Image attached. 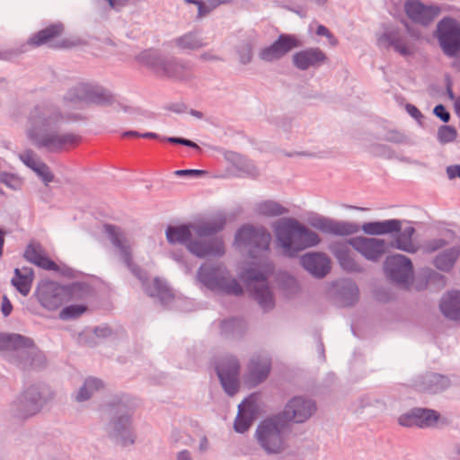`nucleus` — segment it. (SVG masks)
I'll list each match as a JSON object with an SVG mask.
<instances>
[{
	"label": "nucleus",
	"instance_id": "obj_1",
	"mask_svg": "<svg viewBox=\"0 0 460 460\" xmlns=\"http://www.w3.org/2000/svg\"><path fill=\"white\" fill-rule=\"evenodd\" d=\"M58 107L42 103L35 106L28 116L27 130L29 137L38 146L49 149H58L62 146L73 143L76 137L72 134L53 135L43 134L48 128L54 127L63 119Z\"/></svg>",
	"mask_w": 460,
	"mask_h": 460
},
{
	"label": "nucleus",
	"instance_id": "obj_2",
	"mask_svg": "<svg viewBox=\"0 0 460 460\" xmlns=\"http://www.w3.org/2000/svg\"><path fill=\"white\" fill-rule=\"evenodd\" d=\"M221 228L222 224L216 226L208 222L171 226L166 231V237L172 243H186L189 251L198 257L221 255L224 253V245L220 240L213 239L209 243L204 240Z\"/></svg>",
	"mask_w": 460,
	"mask_h": 460
},
{
	"label": "nucleus",
	"instance_id": "obj_3",
	"mask_svg": "<svg viewBox=\"0 0 460 460\" xmlns=\"http://www.w3.org/2000/svg\"><path fill=\"white\" fill-rule=\"evenodd\" d=\"M279 245L285 254L294 256L297 252L320 243L318 234L292 218L278 221L274 226Z\"/></svg>",
	"mask_w": 460,
	"mask_h": 460
},
{
	"label": "nucleus",
	"instance_id": "obj_4",
	"mask_svg": "<svg viewBox=\"0 0 460 460\" xmlns=\"http://www.w3.org/2000/svg\"><path fill=\"white\" fill-rule=\"evenodd\" d=\"M78 291L77 287L66 288L54 281L43 280L37 288V297L44 308L54 311L64 302L77 298Z\"/></svg>",
	"mask_w": 460,
	"mask_h": 460
},
{
	"label": "nucleus",
	"instance_id": "obj_5",
	"mask_svg": "<svg viewBox=\"0 0 460 460\" xmlns=\"http://www.w3.org/2000/svg\"><path fill=\"white\" fill-rule=\"evenodd\" d=\"M284 426L281 417L269 419L259 426L257 438L268 453H279L284 448L282 438Z\"/></svg>",
	"mask_w": 460,
	"mask_h": 460
},
{
	"label": "nucleus",
	"instance_id": "obj_6",
	"mask_svg": "<svg viewBox=\"0 0 460 460\" xmlns=\"http://www.w3.org/2000/svg\"><path fill=\"white\" fill-rule=\"evenodd\" d=\"M111 100V96L104 91L81 83L67 92L64 97L63 107L77 106L83 102L105 104L110 102Z\"/></svg>",
	"mask_w": 460,
	"mask_h": 460
},
{
	"label": "nucleus",
	"instance_id": "obj_7",
	"mask_svg": "<svg viewBox=\"0 0 460 460\" xmlns=\"http://www.w3.org/2000/svg\"><path fill=\"white\" fill-rule=\"evenodd\" d=\"M437 37L444 53L455 57L460 51V22L451 17L443 18L437 26Z\"/></svg>",
	"mask_w": 460,
	"mask_h": 460
},
{
	"label": "nucleus",
	"instance_id": "obj_8",
	"mask_svg": "<svg viewBox=\"0 0 460 460\" xmlns=\"http://www.w3.org/2000/svg\"><path fill=\"white\" fill-rule=\"evenodd\" d=\"M199 279L210 289H217L235 296L243 293L241 286L234 279H230L221 269L210 270L203 266L199 271Z\"/></svg>",
	"mask_w": 460,
	"mask_h": 460
},
{
	"label": "nucleus",
	"instance_id": "obj_9",
	"mask_svg": "<svg viewBox=\"0 0 460 460\" xmlns=\"http://www.w3.org/2000/svg\"><path fill=\"white\" fill-rule=\"evenodd\" d=\"M347 243L365 259L372 261H378L388 250L387 243L378 238L356 236L349 239Z\"/></svg>",
	"mask_w": 460,
	"mask_h": 460
},
{
	"label": "nucleus",
	"instance_id": "obj_10",
	"mask_svg": "<svg viewBox=\"0 0 460 460\" xmlns=\"http://www.w3.org/2000/svg\"><path fill=\"white\" fill-rule=\"evenodd\" d=\"M300 46L301 42L296 36L281 34L270 46L263 48L260 51L259 58L264 62H273Z\"/></svg>",
	"mask_w": 460,
	"mask_h": 460
},
{
	"label": "nucleus",
	"instance_id": "obj_11",
	"mask_svg": "<svg viewBox=\"0 0 460 460\" xmlns=\"http://www.w3.org/2000/svg\"><path fill=\"white\" fill-rule=\"evenodd\" d=\"M385 269L389 277L399 284H407L412 278L411 261L404 255L388 256L385 262Z\"/></svg>",
	"mask_w": 460,
	"mask_h": 460
},
{
	"label": "nucleus",
	"instance_id": "obj_12",
	"mask_svg": "<svg viewBox=\"0 0 460 460\" xmlns=\"http://www.w3.org/2000/svg\"><path fill=\"white\" fill-rule=\"evenodd\" d=\"M404 11L413 22L428 26L439 15L441 9L437 5H425L418 0H407Z\"/></svg>",
	"mask_w": 460,
	"mask_h": 460
},
{
	"label": "nucleus",
	"instance_id": "obj_13",
	"mask_svg": "<svg viewBox=\"0 0 460 460\" xmlns=\"http://www.w3.org/2000/svg\"><path fill=\"white\" fill-rule=\"evenodd\" d=\"M217 373L226 393L234 395L238 389L239 363L234 358H224L217 366Z\"/></svg>",
	"mask_w": 460,
	"mask_h": 460
},
{
	"label": "nucleus",
	"instance_id": "obj_14",
	"mask_svg": "<svg viewBox=\"0 0 460 460\" xmlns=\"http://www.w3.org/2000/svg\"><path fill=\"white\" fill-rule=\"evenodd\" d=\"M271 237L264 229H254L252 226L242 227L235 236V242L238 245H249L252 249L259 251H267L270 246Z\"/></svg>",
	"mask_w": 460,
	"mask_h": 460
},
{
	"label": "nucleus",
	"instance_id": "obj_15",
	"mask_svg": "<svg viewBox=\"0 0 460 460\" xmlns=\"http://www.w3.org/2000/svg\"><path fill=\"white\" fill-rule=\"evenodd\" d=\"M315 411V405L310 400L300 397L292 399L286 406L281 420H292L300 423L307 420Z\"/></svg>",
	"mask_w": 460,
	"mask_h": 460
},
{
	"label": "nucleus",
	"instance_id": "obj_16",
	"mask_svg": "<svg viewBox=\"0 0 460 460\" xmlns=\"http://www.w3.org/2000/svg\"><path fill=\"white\" fill-rule=\"evenodd\" d=\"M243 279L249 282H254L252 288L254 289V297L258 303L264 308L270 309L273 306L272 295L265 283L266 276L264 273H253L248 270L243 274ZM252 286V283H250Z\"/></svg>",
	"mask_w": 460,
	"mask_h": 460
},
{
	"label": "nucleus",
	"instance_id": "obj_17",
	"mask_svg": "<svg viewBox=\"0 0 460 460\" xmlns=\"http://www.w3.org/2000/svg\"><path fill=\"white\" fill-rule=\"evenodd\" d=\"M103 230L111 243L119 251L125 263L130 267L132 264L131 245L126 234L119 227L113 225H104Z\"/></svg>",
	"mask_w": 460,
	"mask_h": 460
},
{
	"label": "nucleus",
	"instance_id": "obj_18",
	"mask_svg": "<svg viewBox=\"0 0 460 460\" xmlns=\"http://www.w3.org/2000/svg\"><path fill=\"white\" fill-rule=\"evenodd\" d=\"M256 410L255 395H251L239 404L238 414L234 421V429L236 432L243 433L250 428Z\"/></svg>",
	"mask_w": 460,
	"mask_h": 460
},
{
	"label": "nucleus",
	"instance_id": "obj_19",
	"mask_svg": "<svg viewBox=\"0 0 460 460\" xmlns=\"http://www.w3.org/2000/svg\"><path fill=\"white\" fill-rule=\"evenodd\" d=\"M295 66L298 69L305 70L311 66H320L323 64L327 57L318 48H311L296 52L292 57Z\"/></svg>",
	"mask_w": 460,
	"mask_h": 460
},
{
	"label": "nucleus",
	"instance_id": "obj_20",
	"mask_svg": "<svg viewBox=\"0 0 460 460\" xmlns=\"http://www.w3.org/2000/svg\"><path fill=\"white\" fill-rule=\"evenodd\" d=\"M24 258L28 261L44 270L53 271L59 270L58 264L46 255L43 248L39 243H29L24 252Z\"/></svg>",
	"mask_w": 460,
	"mask_h": 460
},
{
	"label": "nucleus",
	"instance_id": "obj_21",
	"mask_svg": "<svg viewBox=\"0 0 460 460\" xmlns=\"http://www.w3.org/2000/svg\"><path fill=\"white\" fill-rule=\"evenodd\" d=\"M302 266L312 275L322 278L330 270V260L323 253H307L301 258Z\"/></svg>",
	"mask_w": 460,
	"mask_h": 460
},
{
	"label": "nucleus",
	"instance_id": "obj_22",
	"mask_svg": "<svg viewBox=\"0 0 460 460\" xmlns=\"http://www.w3.org/2000/svg\"><path fill=\"white\" fill-rule=\"evenodd\" d=\"M270 370V359L267 357H257L251 359L248 367L247 382L256 385L268 376Z\"/></svg>",
	"mask_w": 460,
	"mask_h": 460
},
{
	"label": "nucleus",
	"instance_id": "obj_23",
	"mask_svg": "<svg viewBox=\"0 0 460 460\" xmlns=\"http://www.w3.org/2000/svg\"><path fill=\"white\" fill-rule=\"evenodd\" d=\"M140 61L144 65L151 67L155 73L159 75H167L171 76L174 75L175 74V64L165 61L162 58L149 51L141 54Z\"/></svg>",
	"mask_w": 460,
	"mask_h": 460
},
{
	"label": "nucleus",
	"instance_id": "obj_24",
	"mask_svg": "<svg viewBox=\"0 0 460 460\" xmlns=\"http://www.w3.org/2000/svg\"><path fill=\"white\" fill-rule=\"evenodd\" d=\"M402 228V222L397 219H389L378 222L364 223L360 229L369 235H382L399 232Z\"/></svg>",
	"mask_w": 460,
	"mask_h": 460
},
{
	"label": "nucleus",
	"instance_id": "obj_25",
	"mask_svg": "<svg viewBox=\"0 0 460 460\" xmlns=\"http://www.w3.org/2000/svg\"><path fill=\"white\" fill-rule=\"evenodd\" d=\"M440 310L447 318L460 320V291L445 294L440 302Z\"/></svg>",
	"mask_w": 460,
	"mask_h": 460
},
{
	"label": "nucleus",
	"instance_id": "obj_26",
	"mask_svg": "<svg viewBox=\"0 0 460 460\" xmlns=\"http://www.w3.org/2000/svg\"><path fill=\"white\" fill-rule=\"evenodd\" d=\"M63 31L64 27L61 23L51 24L31 36L28 40V44L33 47H40L51 43L62 34Z\"/></svg>",
	"mask_w": 460,
	"mask_h": 460
},
{
	"label": "nucleus",
	"instance_id": "obj_27",
	"mask_svg": "<svg viewBox=\"0 0 460 460\" xmlns=\"http://www.w3.org/2000/svg\"><path fill=\"white\" fill-rule=\"evenodd\" d=\"M460 256V248L457 246L444 249L433 259L434 266L439 270H450Z\"/></svg>",
	"mask_w": 460,
	"mask_h": 460
},
{
	"label": "nucleus",
	"instance_id": "obj_28",
	"mask_svg": "<svg viewBox=\"0 0 460 460\" xmlns=\"http://www.w3.org/2000/svg\"><path fill=\"white\" fill-rule=\"evenodd\" d=\"M346 243H338L333 246L332 252L334 256L339 261L341 266L348 271H357L359 266L355 261L352 253L349 250Z\"/></svg>",
	"mask_w": 460,
	"mask_h": 460
},
{
	"label": "nucleus",
	"instance_id": "obj_29",
	"mask_svg": "<svg viewBox=\"0 0 460 460\" xmlns=\"http://www.w3.org/2000/svg\"><path fill=\"white\" fill-rule=\"evenodd\" d=\"M415 232V229L412 226H408L404 228L400 234L395 237L393 246L396 249L413 253L417 252L418 246L414 243L412 240V235Z\"/></svg>",
	"mask_w": 460,
	"mask_h": 460
},
{
	"label": "nucleus",
	"instance_id": "obj_30",
	"mask_svg": "<svg viewBox=\"0 0 460 460\" xmlns=\"http://www.w3.org/2000/svg\"><path fill=\"white\" fill-rule=\"evenodd\" d=\"M14 274L15 277L12 279V284L22 296H27L31 288L32 270L23 269V273H22L19 269H15Z\"/></svg>",
	"mask_w": 460,
	"mask_h": 460
},
{
	"label": "nucleus",
	"instance_id": "obj_31",
	"mask_svg": "<svg viewBox=\"0 0 460 460\" xmlns=\"http://www.w3.org/2000/svg\"><path fill=\"white\" fill-rule=\"evenodd\" d=\"M417 427L427 428L434 426L439 420V414L428 409H417Z\"/></svg>",
	"mask_w": 460,
	"mask_h": 460
},
{
	"label": "nucleus",
	"instance_id": "obj_32",
	"mask_svg": "<svg viewBox=\"0 0 460 460\" xmlns=\"http://www.w3.org/2000/svg\"><path fill=\"white\" fill-rule=\"evenodd\" d=\"M257 213L265 217H277L283 215L287 212V209L280 206L279 203L267 200L261 202L257 206Z\"/></svg>",
	"mask_w": 460,
	"mask_h": 460
},
{
	"label": "nucleus",
	"instance_id": "obj_33",
	"mask_svg": "<svg viewBox=\"0 0 460 460\" xmlns=\"http://www.w3.org/2000/svg\"><path fill=\"white\" fill-rule=\"evenodd\" d=\"M359 230L360 226L356 223L334 220L332 234L351 235L357 234Z\"/></svg>",
	"mask_w": 460,
	"mask_h": 460
},
{
	"label": "nucleus",
	"instance_id": "obj_34",
	"mask_svg": "<svg viewBox=\"0 0 460 460\" xmlns=\"http://www.w3.org/2000/svg\"><path fill=\"white\" fill-rule=\"evenodd\" d=\"M26 345V341L21 335L1 334L0 335V349H17Z\"/></svg>",
	"mask_w": 460,
	"mask_h": 460
},
{
	"label": "nucleus",
	"instance_id": "obj_35",
	"mask_svg": "<svg viewBox=\"0 0 460 460\" xmlns=\"http://www.w3.org/2000/svg\"><path fill=\"white\" fill-rule=\"evenodd\" d=\"M102 387V383L95 378H90L85 381L84 386L78 392L76 395V400L78 402H83L90 398L92 392L93 390H98Z\"/></svg>",
	"mask_w": 460,
	"mask_h": 460
},
{
	"label": "nucleus",
	"instance_id": "obj_36",
	"mask_svg": "<svg viewBox=\"0 0 460 460\" xmlns=\"http://www.w3.org/2000/svg\"><path fill=\"white\" fill-rule=\"evenodd\" d=\"M87 310L85 305H72L66 306L59 313V318L62 320L75 319L81 316Z\"/></svg>",
	"mask_w": 460,
	"mask_h": 460
},
{
	"label": "nucleus",
	"instance_id": "obj_37",
	"mask_svg": "<svg viewBox=\"0 0 460 460\" xmlns=\"http://www.w3.org/2000/svg\"><path fill=\"white\" fill-rule=\"evenodd\" d=\"M177 45L184 49H197L203 46V43L194 35L187 34L176 40Z\"/></svg>",
	"mask_w": 460,
	"mask_h": 460
},
{
	"label": "nucleus",
	"instance_id": "obj_38",
	"mask_svg": "<svg viewBox=\"0 0 460 460\" xmlns=\"http://www.w3.org/2000/svg\"><path fill=\"white\" fill-rule=\"evenodd\" d=\"M456 136V128L451 126H442L438 132V140L443 144L454 141Z\"/></svg>",
	"mask_w": 460,
	"mask_h": 460
},
{
	"label": "nucleus",
	"instance_id": "obj_39",
	"mask_svg": "<svg viewBox=\"0 0 460 460\" xmlns=\"http://www.w3.org/2000/svg\"><path fill=\"white\" fill-rule=\"evenodd\" d=\"M19 157L26 166L33 171H35L37 167L42 163L38 160L36 155L31 150H27L22 153Z\"/></svg>",
	"mask_w": 460,
	"mask_h": 460
},
{
	"label": "nucleus",
	"instance_id": "obj_40",
	"mask_svg": "<svg viewBox=\"0 0 460 460\" xmlns=\"http://www.w3.org/2000/svg\"><path fill=\"white\" fill-rule=\"evenodd\" d=\"M1 181L13 190H19L22 186V179L16 174L4 173L2 175Z\"/></svg>",
	"mask_w": 460,
	"mask_h": 460
},
{
	"label": "nucleus",
	"instance_id": "obj_41",
	"mask_svg": "<svg viewBox=\"0 0 460 460\" xmlns=\"http://www.w3.org/2000/svg\"><path fill=\"white\" fill-rule=\"evenodd\" d=\"M40 402L38 400L35 399H28L27 397H24V400L22 401V408L27 411L24 416L28 417L31 415L35 414L40 410Z\"/></svg>",
	"mask_w": 460,
	"mask_h": 460
},
{
	"label": "nucleus",
	"instance_id": "obj_42",
	"mask_svg": "<svg viewBox=\"0 0 460 460\" xmlns=\"http://www.w3.org/2000/svg\"><path fill=\"white\" fill-rule=\"evenodd\" d=\"M417 409L412 410L411 412L402 414L399 417L398 422L402 426L412 427L417 426Z\"/></svg>",
	"mask_w": 460,
	"mask_h": 460
},
{
	"label": "nucleus",
	"instance_id": "obj_43",
	"mask_svg": "<svg viewBox=\"0 0 460 460\" xmlns=\"http://www.w3.org/2000/svg\"><path fill=\"white\" fill-rule=\"evenodd\" d=\"M333 224L334 220L328 218H318L313 225L315 228L321 230L322 232L332 234Z\"/></svg>",
	"mask_w": 460,
	"mask_h": 460
},
{
	"label": "nucleus",
	"instance_id": "obj_44",
	"mask_svg": "<svg viewBox=\"0 0 460 460\" xmlns=\"http://www.w3.org/2000/svg\"><path fill=\"white\" fill-rule=\"evenodd\" d=\"M34 172L42 179L46 184L53 181L54 176L49 166L44 163H41Z\"/></svg>",
	"mask_w": 460,
	"mask_h": 460
},
{
	"label": "nucleus",
	"instance_id": "obj_45",
	"mask_svg": "<svg viewBox=\"0 0 460 460\" xmlns=\"http://www.w3.org/2000/svg\"><path fill=\"white\" fill-rule=\"evenodd\" d=\"M446 245V242L443 239H435L429 241L424 244V251L426 252H434L437 251H439L440 249L444 248Z\"/></svg>",
	"mask_w": 460,
	"mask_h": 460
},
{
	"label": "nucleus",
	"instance_id": "obj_46",
	"mask_svg": "<svg viewBox=\"0 0 460 460\" xmlns=\"http://www.w3.org/2000/svg\"><path fill=\"white\" fill-rule=\"evenodd\" d=\"M394 49L402 56H409L412 54V49L408 44L402 40H397L392 42Z\"/></svg>",
	"mask_w": 460,
	"mask_h": 460
},
{
	"label": "nucleus",
	"instance_id": "obj_47",
	"mask_svg": "<svg viewBox=\"0 0 460 460\" xmlns=\"http://www.w3.org/2000/svg\"><path fill=\"white\" fill-rule=\"evenodd\" d=\"M316 34L319 36H325L328 38L329 42L335 46L338 42L337 39L330 32V31L323 25H319L316 30Z\"/></svg>",
	"mask_w": 460,
	"mask_h": 460
},
{
	"label": "nucleus",
	"instance_id": "obj_48",
	"mask_svg": "<svg viewBox=\"0 0 460 460\" xmlns=\"http://www.w3.org/2000/svg\"><path fill=\"white\" fill-rule=\"evenodd\" d=\"M436 116L440 118L444 122H447L450 119L449 113L446 111L443 105H437L434 109Z\"/></svg>",
	"mask_w": 460,
	"mask_h": 460
},
{
	"label": "nucleus",
	"instance_id": "obj_49",
	"mask_svg": "<svg viewBox=\"0 0 460 460\" xmlns=\"http://www.w3.org/2000/svg\"><path fill=\"white\" fill-rule=\"evenodd\" d=\"M77 43L76 41L71 40V39H63L55 44L52 45V47L56 49H68L75 46Z\"/></svg>",
	"mask_w": 460,
	"mask_h": 460
},
{
	"label": "nucleus",
	"instance_id": "obj_50",
	"mask_svg": "<svg viewBox=\"0 0 460 460\" xmlns=\"http://www.w3.org/2000/svg\"><path fill=\"white\" fill-rule=\"evenodd\" d=\"M167 140L170 143L181 144V145H184V146H190V147H194V148H199L197 144H195L194 142H192L190 140L185 139V138L169 137V138H167Z\"/></svg>",
	"mask_w": 460,
	"mask_h": 460
},
{
	"label": "nucleus",
	"instance_id": "obj_51",
	"mask_svg": "<svg viewBox=\"0 0 460 460\" xmlns=\"http://www.w3.org/2000/svg\"><path fill=\"white\" fill-rule=\"evenodd\" d=\"M167 140L170 143L181 144V145H184V146H190V147H194V148H199L197 144H195L194 142H192L190 140L185 139V138L169 137V138H167Z\"/></svg>",
	"mask_w": 460,
	"mask_h": 460
},
{
	"label": "nucleus",
	"instance_id": "obj_52",
	"mask_svg": "<svg viewBox=\"0 0 460 460\" xmlns=\"http://www.w3.org/2000/svg\"><path fill=\"white\" fill-rule=\"evenodd\" d=\"M12 309H13V305H12L10 300L7 298L6 296H4L3 301H2V306H1L3 314L4 316L9 315L12 312Z\"/></svg>",
	"mask_w": 460,
	"mask_h": 460
},
{
	"label": "nucleus",
	"instance_id": "obj_53",
	"mask_svg": "<svg viewBox=\"0 0 460 460\" xmlns=\"http://www.w3.org/2000/svg\"><path fill=\"white\" fill-rule=\"evenodd\" d=\"M185 2L187 3H190V4H195L197 6H198V10H199V17H202L204 15H206L207 13H209V9H206L205 10V7L206 5L204 4V3L202 1H198V0H185Z\"/></svg>",
	"mask_w": 460,
	"mask_h": 460
},
{
	"label": "nucleus",
	"instance_id": "obj_54",
	"mask_svg": "<svg viewBox=\"0 0 460 460\" xmlns=\"http://www.w3.org/2000/svg\"><path fill=\"white\" fill-rule=\"evenodd\" d=\"M447 173L449 179L460 178V165H451L447 168Z\"/></svg>",
	"mask_w": 460,
	"mask_h": 460
},
{
	"label": "nucleus",
	"instance_id": "obj_55",
	"mask_svg": "<svg viewBox=\"0 0 460 460\" xmlns=\"http://www.w3.org/2000/svg\"><path fill=\"white\" fill-rule=\"evenodd\" d=\"M124 137H142L145 138H155L157 137V135L151 132L140 135L137 131H128L124 133Z\"/></svg>",
	"mask_w": 460,
	"mask_h": 460
},
{
	"label": "nucleus",
	"instance_id": "obj_56",
	"mask_svg": "<svg viewBox=\"0 0 460 460\" xmlns=\"http://www.w3.org/2000/svg\"><path fill=\"white\" fill-rule=\"evenodd\" d=\"M179 175H201L204 174L205 172L201 170H180L176 172Z\"/></svg>",
	"mask_w": 460,
	"mask_h": 460
},
{
	"label": "nucleus",
	"instance_id": "obj_57",
	"mask_svg": "<svg viewBox=\"0 0 460 460\" xmlns=\"http://www.w3.org/2000/svg\"><path fill=\"white\" fill-rule=\"evenodd\" d=\"M406 110L409 112V114L413 118H419L420 116V111L414 105L407 104Z\"/></svg>",
	"mask_w": 460,
	"mask_h": 460
},
{
	"label": "nucleus",
	"instance_id": "obj_58",
	"mask_svg": "<svg viewBox=\"0 0 460 460\" xmlns=\"http://www.w3.org/2000/svg\"><path fill=\"white\" fill-rule=\"evenodd\" d=\"M206 5V9H209V12L212 11L214 8L218 6L222 2L220 0H206V2H203Z\"/></svg>",
	"mask_w": 460,
	"mask_h": 460
},
{
	"label": "nucleus",
	"instance_id": "obj_59",
	"mask_svg": "<svg viewBox=\"0 0 460 460\" xmlns=\"http://www.w3.org/2000/svg\"><path fill=\"white\" fill-rule=\"evenodd\" d=\"M252 49L247 48L245 52L241 55V62L243 64L249 63L252 60Z\"/></svg>",
	"mask_w": 460,
	"mask_h": 460
},
{
	"label": "nucleus",
	"instance_id": "obj_60",
	"mask_svg": "<svg viewBox=\"0 0 460 460\" xmlns=\"http://www.w3.org/2000/svg\"><path fill=\"white\" fill-rule=\"evenodd\" d=\"M178 460H190L187 452H181L178 456Z\"/></svg>",
	"mask_w": 460,
	"mask_h": 460
},
{
	"label": "nucleus",
	"instance_id": "obj_61",
	"mask_svg": "<svg viewBox=\"0 0 460 460\" xmlns=\"http://www.w3.org/2000/svg\"><path fill=\"white\" fill-rule=\"evenodd\" d=\"M155 284L156 286L157 294H159L160 292L163 291L164 287L163 283L160 280H158V279L155 280Z\"/></svg>",
	"mask_w": 460,
	"mask_h": 460
},
{
	"label": "nucleus",
	"instance_id": "obj_62",
	"mask_svg": "<svg viewBox=\"0 0 460 460\" xmlns=\"http://www.w3.org/2000/svg\"><path fill=\"white\" fill-rule=\"evenodd\" d=\"M456 112L460 115V100H456L455 103Z\"/></svg>",
	"mask_w": 460,
	"mask_h": 460
},
{
	"label": "nucleus",
	"instance_id": "obj_63",
	"mask_svg": "<svg viewBox=\"0 0 460 460\" xmlns=\"http://www.w3.org/2000/svg\"><path fill=\"white\" fill-rule=\"evenodd\" d=\"M4 233L0 229V246H4Z\"/></svg>",
	"mask_w": 460,
	"mask_h": 460
},
{
	"label": "nucleus",
	"instance_id": "obj_64",
	"mask_svg": "<svg viewBox=\"0 0 460 460\" xmlns=\"http://www.w3.org/2000/svg\"><path fill=\"white\" fill-rule=\"evenodd\" d=\"M447 93H448L449 98H450L451 100H453V99H454V93H453V92H452V89H451L449 86H448V88H447Z\"/></svg>",
	"mask_w": 460,
	"mask_h": 460
}]
</instances>
